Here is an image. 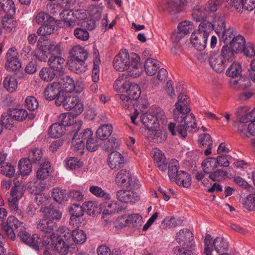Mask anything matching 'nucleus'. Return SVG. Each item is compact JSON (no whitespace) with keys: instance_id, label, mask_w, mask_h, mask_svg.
I'll return each mask as SVG.
<instances>
[{"instance_id":"41","label":"nucleus","mask_w":255,"mask_h":255,"mask_svg":"<svg viewBox=\"0 0 255 255\" xmlns=\"http://www.w3.org/2000/svg\"><path fill=\"white\" fill-rule=\"evenodd\" d=\"M113 127L111 125L105 124L99 128L96 134L101 140L107 139L112 134Z\"/></svg>"},{"instance_id":"58","label":"nucleus","mask_w":255,"mask_h":255,"mask_svg":"<svg viewBox=\"0 0 255 255\" xmlns=\"http://www.w3.org/2000/svg\"><path fill=\"white\" fill-rule=\"evenodd\" d=\"M14 118L10 115V110L6 113H3L1 115V122L2 126H4L6 128L10 129L14 125Z\"/></svg>"},{"instance_id":"47","label":"nucleus","mask_w":255,"mask_h":255,"mask_svg":"<svg viewBox=\"0 0 255 255\" xmlns=\"http://www.w3.org/2000/svg\"><path fill=\"white\" fill-rule=\"evenodd\" d=\"M73 119L71 118V115L69 113H62L59 115L57 123L69 129L67 130H71L74 129V128L71 125Z\"/></svg>"},{"instance_id":"1","label":"nucleus","mask_w":255,"mask_h":255,"mask_svg":"<svg viewBox=\"0 0 255 255\" xmlns=\"http://www.w3.org/2000/svg\"><path fill=\"white\" fill-rule=\"evenodd\" d=\"M168 128L172 135L179 134L182 138H185L187 135V130L189 132L196 130L197 124L194 115L191 113L186 116L184 124H178L176 126L174 123H170Z\"/></svg>"},{"instance_id":"45","label":"nucleus","mask_w":255,"mask_h":255,"mask_svg":"<svg viewBox=\"0 0 255 255\" xmlns=\"http://www.w3.org/2000/svg\"><path fill=\"white\" fill-rule=\"evenodd\" d=\"M203 170L206 174H209L218 167L216 159L214 157H208L202 162Z\"/></svg>"},{"instance_id":"24","label":"nucleus","mask_w":255,"mask_h":255,"mask_svg":"<svg viewBox=\"0 0 255 255\" xmlns=\"http://www.w3.org/2000/svg\"><path fill=\"white\" fill-rule=\"evenodd\" d=\"M70 59L73 60H82L86 61L88 58L87 52L79 45H77L73 47L70 51Z\"/></svg>"},{"instance_id":"46","label":"nucleus","mask_w":255,"mask_h":255,"mask_svg":"<svg viewBox=\"0 0 255 255\" xmlns=\"http://www.w3.org/2000/svg\"><path fill=\"white\" fill-rule=\"evenodd\" d=\"M4 88L10 92L15 91L17 87V82L14 76L7 75L3 81Z\"/></svg>"},{"instance_id":"63","label":"nucleus","mask_w":255,"mask_h":255,"mask_svg":"<svg viewBox=\"0 0 255 255\" xmlns=\"http://www.w3.org/2000/svg\"><path fill=\"white\" fill-rule=\"evenodd\" d=\"M194 27L192 22L188 20H184L178 24L177 29L179 31L186 35L189 34L192 30L194 29Z\"/></svg>"},{"instance_id":"59","label":"nucleus","mask_w":255,"mask_h":255,"mask_svg":"<svg viewBox=\"0 0 255 255\" xmlns=\"http://www.w3.org/2000/svg\"><path fill=\"white\" fill-rule=\"evenodd\" d=\"M234 53H237L236 51H233L232 48L228 45L224 46L222 49V54L220 55L223 58L226 63L228 64L230 61H233L234 58Z\"/></svg>"},{"instance_id":"56","label":"nucleus","mask_w":255,"mask_h":255,"mask_svg":"<svg viewBox=\"0 0 255 255\" xmlns=\"http://www.w3.org/2000/svg\"><path fill=\"white\" fill-rule=\"evenodd\" d=\"M13 16L5 15L1 20L3 28L8 32H11L16 26V21Z\"/></svg>"},{"instance_id":"39","label":"nucleus","mask_w":255,"mask_h":255,"mask_svg":"<svg viewBox=\"0 0 255 255\" xmlns=\"http://www.w3.org/2000/svg\"><path fill=\"white\" fill-rule=\"evenodd\" d=\"M66 130V128L57 123L53 124L49 129V134L53 138L61 137Z\"/></svg>"},{"instance_id":"23","label":"nucleus","mask_w":255,"mask_h":255,"mask_svg":"<svg viewBox=\"0 0 255 255\" xmlns=\"http://www.w3.org/2000/svg\"><path fill=\"white\" fill-rule=\"evenodd\" d=\"M44 218L50 220V221L54 220H59L62 217V213L59 209L53 206L45 208L44 211Z\"/></svg>"},{"instance_id":"34","label":"nucleus","mask_w":255,"mask_h":255,"mask_svg":"<svg viewBox=\"0 0 255 255\" xmlns=\"http://www.w3.org/2000/svg\"><path fill=\"white\" fill-rule=\"evenodd\" d=\"M246 44V40L244 37L242 35L237 34L236 36L232 39L230 45L232 48L233 51L239 52L242 51V49Z\"/></svg>"},{"instance_id":"37","label":"nucleus","mask_w":255,"mask_h":255,"mask_svg":"<svg viewBox=\"0 0 255 255\" xmlns=\"http://www.w3.org/2000/svg\"><path fill=\"white\" fill-rule=\"evenodd\" d=\"M120 209L117 202L109 201L103 203L101 206L103 214L109 215L118 212Z\"/></svg>"},{"instance_id":"20","label":"nucleus","mask_w":255,"mask_h":255,"mask_svg":"<svg viewBox=\"0 0 255 255\" xmlns=\"http://www.w3.org/2000/svg\"><path fill=\"white\" fill-rule=\"evenodd\" d=\"M232 6L238 12H242L243 8L251 11L255 8V0H233Z\"/></svg>"},{"instance_id":"30","label":"nucleus","mask_w":255,"mask_h":255,"mask_svg":"<svg viewBox=\"0 0 255 255\" xmlns=\"http://www.w3.org/2000/svg\"><path fill=\"white\" fill-rule=\"evenodd\" d=\"M222 0H209L203 5L209 17H214L216 14L215 12L222 4Z\"/></svg>"},{"instance_id":"2","label":"nucleus","mask_w":255,"mask_h":255,"mask_svg":"<svg viewBox=\"0 0 255 255\" xmlns=\"http://www.w3.org/2000/svg\"><path fill=\"white\" fill-rule=\"evenodd\" d=\"M57 106L63 105L66 110H73L74 115L80 114L84 110L83 104L79 101L76 96H73L70 93H64L55 101Z\"/></svg>"},{"instance_id":"16","label":"nucleus","mask_w":255,"mask_h":255,"mask_svg":"<svg viewBox=\"0 0 255 255\" xmlns=\"http://www.w3.org/2000/svg\"><path fill=\"white\" fill-rule=\"evenodd\" d=\"M17 232V236L22 242L32 248H37V242H35L38 239L37 234H35L31 236L23 227Z\"/></svg>"},{"instance_id":"4","label":"nucleus","mask_w":255,"mask_h":255,"mask_svg":"<svg viewBox=\"0 0 255 255\" xmlns=\"http://www.w3.org/2000/svg\"><path fill=\"white\" fill-rule=\"evenodd\" d=\"M118 186L126 187L131 190H136L140 184L137 177L130 174L128 170L122 169L117 173L115 178Z\"/></svg>"},{"instance_id":"13","label":"nucleus","mask_w":255,"mask_h":255,"mask_svg":"<svg viewBox=\"0 0 255 255\" xmlns=\"http://www.w3.org/2000/svg\"><path fill=\"white\" fill-rule=\"evenodd\" d=\"M133 190L129 189L128 190H120L116 193V197L122 202L135 203L139 200V197L137 193Z\"/></svg>"},{"instance_id":"50","label":"nucleus","mask_w":255,"mask_h":255,"mask_svg":"<svg viewBox=\"0 0 255 255\" xmlns=\"http://www.w3.org/2000/svg\"><path fill=\"white\" fill-rule=\"evenodd\" d=\"M52 197L55 201L59 204H62L67 200V193L65 190L54 188L53 189Z\"/></svg>"},{"instance_id":"52","label":"nucleus","mask_w":255,"mask_h":255,"mask_svg":"<svg viewBox=\"0 0 255 255\" xmlns=\"http://www.w3.org/2000/svg\"><path fill=\"white\" fill-rule=\"evenodd\" d=\"M222 34V40L226 43H231V41L237 35V32L233 27H229L221 32Z\"/></svg>"},{"instance_id":"18","label":"nucleus","mask_w":255,"mask_h":255,"mask_svg":"<svg viewBox=\"0 0 255 255\" xmlns=\"http://www.w3.org/2000/svg\"><path fill=\"white\" fill-rule=\"evenodd\" d=\"M133 63H131L128 74L133 78L139 77L142 72V66L140 63V58L138 55H133Z\"/></svg>"},{"instance_id":"49","label":"nucleus","mask_w":255,"mask_h":255,"mask_svg":"<svg viewBox=\"0 0 255 255\" xmlns=\"http://www.w3.org/2000/svg\"><path fill=\"white\" fill-rule=\"evenodd\" d=\"M31 161L25 158L21 159L18 162V169L20 174L23 175H29L32 171Z\"/></svg>"},{"instance_id":"51","label":"nucleus","mask_w":255,"mask_h":255,"mask_svg":"<svg viewBox=\"0 0 255 255\" xmlns=\"http://www.w3.org/2000/svg\"><path fill=\"white\" fill-rule=\"evenodd\" d=\"M33 19L36 23L42 24L46 22L51 23L55 20V18L44 11H39L35 14Z\"/></svg>"},{"instance_id":"25","label":"nucleus","mask_w":255,"mask_h":255,"mask_svg":"<svg viewBox=\"0 0 255 255\" xmlns=\"http://www.w3.org/2000/svg\"><path fill=\"white\" fill-rule=\"evenodd\" d=\"M160 67V62L155 59L148 58L145 61L144 70L149 76L154 75Z\"/></svg>"},{"instance_id":"64","label":"nucleus","mask_w":255,"mask_h":255,"mask_svg":"<svg viewBox=\"0 0 255 255\" xmlns=\"http://www.w3.org/2000/svg\"><path fill=\"white\" fill-rule=\"evenodd\" d=\"M56 74L54 71L49 68H43L40 71L39 76L44 81L48 82L52 80L55 76Z\"/></svg>"},{"instance_id":"15","label":"nucleus","mask_w":255,"mask_h":255,"mask_svg":"<svg viewBox=\"0 0 255 255\" xmlns=\"http://www.w3.org/2000/svg\"><path fill=\"white\" fill-rule=\"evenodd\" d=\"M208 37L198 31L192 32L190 37L192 45L198 51L203 50L206 46Z\"/></svg>"},{"instance_id":"19","label":"nucleus","mask_w":255,"mask_h":255,"mask_svg":"<svg viewBox=\"0 0 255 255\" xmlns=\"http://www.w3.org/2000/svg\"><path fill=\"white\" fill-rule=\"evenodd\" d=\"M152 152L156 165L160 170L165 171L167 169V161L164 153L157 148L154 149Z\"/></svg>"},{"instance_id":"7","label":"nucleus","mask_w":255,"mask_h":255,"mask_svg":"<svg viewBox=\"0 0 255 255\" xmlns=\"http://www.w3.org/2000/svg\"><path fill=\"white\" fill-rule=\"evenodd\" d=\"M176 241L180 245V248L191 250L195 242L192 233L188 229L180 230L176 234Z\"/></svg>"},{"instance_id":"17","label":"nucleus","mask_w":255,"mask_h":255,"mask_svg":"<svg viewBox=\"0 0 255 255\" xmlns=\"http://www.w3.org/2000/svg\"><path fill=\"white\" fill-rule=\"evenodd\" d=\"M116 98L124 108L126 109L133 108L136 110V111H137V101L134 100L126 94H117Z\"/></svg>"},{"instance_id":"21","label":"nucleus","mask_w":255,"mask_h":255,"mask_svg":"<svg viewBox=\"0 0 255 255\" xmlns=\"http://www.w3.org/2000/svg\"><path fill=\"white\" fill-rule=\"evenodd\" d=\"M185 0H164L166 9L172 14H175L181 11Z\"/></svg>"},{"instance_id":"42","label":"nucleus","mask_w":255,"mask_h":255,"mask_svg":"<svg viewBox=\"0 0 255 255\" xmlns=\"http://www.w3.org/2000/svg\"><path fill=\"white\" fill-rule=\"evenodd\" d=\"M0 5L5 15L11 16L15 14L16 9L12 0H0Z\"/></svg>"},{"instance_id":"35","label":"nucleus","mask_w":255,"mask_h":255,"mask_svg":"<svg viewBox=\"0 0 255 255\" xmlns=\"http://www.w3.org/2000/svg\"><path fill=\"white\" fill-rule=\"evenodd\" d=\"M174 181L178 185L187 188L191 185V179L188 173L180 170Z\"/></svg>"},{"instance_id":"8","label":"nucleus","mask_w":255,"mask_h":255,"mask_svg":"<svg viewBox=\"0 0 255 255\" xmlns=\"http://www.w3.org/2000/svg\"><path fill=\"white\" fill-rule=\"evenodd\" d=\"M58 231L61 233L62 237L65 238H66L67 234L69 235L76 244H83L87 239L86 233L83 230L79 229L73 230L71 234H70L69 229L66 227H61L59 228Z\"/></svg>"},{"instance_id":"44","label":"nucleus","mask_w":255,"mask_h":255,"mask_svg":"<svg viewBox=\"0 0 255 255\" xmlns=\"http://www.w3.org/2000/svg\"><path fill=\"white\" fill-rule=\"evenodd\" d=\"M89 191L98 198H102L105 200H110L111 199L110 194L100 186L96 185L91 186L89 187Z\"/></svg>"},{"instance_id":"57","label":"nucleus","mask_w":255,"mask_h":255,"mask_svg":"<svg viewBox=\"0 0 255 255\" xmlns=\"http://www.w3.org/2000/svg\"><path fill=\"white\" fill-rule=\"evenodd\" d=\"M126 76L123 75L118 77L115 81L113 87L115 90L118 92H124L128 88L129 83L126 79Z\"/></svg>"},{"instance_id":"9","label":"nucleus","mask_w":255,"mask_h":255,"mask_svg":"<svg viewBox=\"0 0 255 255\" xmlns=\"http://www.w3.org/2000/svg\"><path fill=\"white\" fill-rule=\"evenodd\" d=\"M82 123L81 120H77L75 121V123L73 124L72 127L74 128L73 132H75V133L72 139H81V141H83L84 142L86 141V142L93 137V133L90 128H86L79 134L78 132L81 128Z\"/></svg>"},{"instance_id":"54","label":"nucleus","mask_w":255,"mask_h":255,"mask_svg":"<svg viewBox=\"0 0 255 255\" xmlns=\"http://www.w3.org/2000/svg\"><path fill=\"white\" fill-rule=\"evenodd\" d=\"M179 163L176 159H172L168 165V176L170 179L173 181L175 180L179 173Z\"/></svg>"},{"instance_id":"12","label":"nucleus","mask_w":255,"mask_h":255,"mask_svg":"<svg viewBox=\"0 0 255 255\" xmlns=\"http://www.w3.org/2000/svg\"><path fill=\"white\" fill-rule=\"evenodd\" d=\"M210 66L216 72L220 73L224 71L227 63L219 54L211 52L209 56Z\"/></svg>"},{"instance_id":"55","label":"nucleus","mask_w":255,"mask_h":255,"mask_svg":"<svg viewBox=\"0 0 255 255\" xmlns=\"http://www.w3.org/2000/svg\"><path fill=\"white\" fill-rule=\"evenodd\" d=\"M242 72L241 65L237 62H234L230 66L226 71V75L232 78H238Z\"/></svg>"},{"instance_id":"31","label":"nucleus","mask_w":255,"mask_h":255,"mask_svg":"<svg viewBox=\"0 0 255 255\" xmlns=\"http://www.w3.org/2000/svg\"><path fill=\"white\" fill-rule=\"evenodd\" d=\"M59 17L63 21L64 26L65 27L75 26V19L73 18L72 10H63L59 13Z\"/></svg>"},{"instance_id":"53","label":"nucleus","mask_w":255,"mask_h":255,"mask_svg":"<svg viewBox=\"0 0 255 255\" xmlns=\"http://www.w3.org/2000/svg\"><path fill=\"white\" fill-rule=\"evenodd\" d=\"M50 162L45 161L41 164L37 171L36 176L38 179L44 180L47 178L49 175Z\"/></svg>"},{"instance_id":"14","label":"nucleus","mask_w":255,"mask_h":255,"mask_svg":"<svg viewBox=\"0 0 255 255\" xmlns=\"http://www.w3.org/2000/svg\"><path fill=\"white\" fill-rule=\"evenodd\" d=\"M83 208L79 204H73L71 206L70 210V213L71 214L69 222L70 224L79 228L81 223V217L83 215Z\"/></svg>"},{"instance_id":"11","label":"nucleus","mask_w":255,"mask_h":255,"mask_svg":"<svg viewBox=\"0 0 255 255\" xmlns=\"http://www.w3.org/2000/svg\"><path fill=\"white\" fill-rule=\"evenodd\" d=\"M108 164L111 169L119 170L124 166V157L120 152L115 151H112L108 156Z\"/></svg>"},{"instance_id":"22","label":"nucleus","mask_w":255,"mask_h":255,"mask_svg":"<svg viewBox=\"0 0 255 255\" xmlns=\"http://www.w3.org/2000/svg\"><path fill=\"white\" fill-rule=\"evenodd\" d=\"M61 236H53V245L54 246L55 250L61 255H67L69 252V246L62 239Z\"/></svg>"},{"instance_id":"5","label":"nucleus","mask_w":255,"mask_h":255,"mask_svg":"<svg viewBox=\"0 0 255 255\" xmlns=\"http://www.w3.org/2000/svg\"><path fill=\"white\" fill-rule=\"evenodd\" d=\"M133 55H137L132 52L130 54L126 49H121L119 53L115 57L113 61L114 68L119 71H124L130 68L131 63H133Z\"/></svg>"},{"instance_id":"60","label":"nucleus","mask_w":255,"mask_h":255,"mask_svg":"<svg viewBox=\"0 0 255 255\" xmlns=\"http://www.w3.org/2000/svg\"><path fill=\"white\" fill-rule=\"evenodd\" d=\"M15 167L11 164L5 162L0 165V173L8 178H11L15 174Z\"/></svg>"},{"instance_id":"6","label":"nucleus","mask_w":255,"mask_h":255,"mask_svg":"<svg viewBox=\"0 0 255 255\" xmlns=\"http://www.w3.org/2000/svg\"><path fill=\"white\" fill-rule=\"evenodd\" d=\"M23 223L20 222L14 216L8 217L6 222H1L0 226L7 237L11 240L15 239V231L18 232L23 227Z\"/></svg>"},{"instance_id":"40","label":"nucleus","mask_w":255,"mask_h":255,"mask_svg":"<svg viewBox=\"0 0 255 255\" xmlns=\"http://www.w3.org/2000/svg\"><path fill=\"white\" fill-rule=\"evenodd\" d=\"M192 15L193 18L196 21L204 20L209 17L203 5L195 7L193 9Z\"/></svg>"},{"instance_id":"33","label":"nucleus","mask_w":255,"mask_h":255,"mask_svg":"<svg viewBox=\"0 0 255 255\" xmlns=\"http://www.w3.org/2000/svg\"><path fill=\"white\" fill-rule=\"evenodd\" d=\"M50 221L45 218L40 219L37 224V228L45 233H51L56 228V225L53 221Z\"/></svg>"},{"instance_id":"29","label":"nucleus","mask_w":255,"mask_h":255,"mask_svg":"<svg viewBox=\"0 0 255 255\" xmlns=\"http://www.w3.org/2000/svg\"><path fill=\"white\" fill-rule=\"evenodd\" d=\"M85 61L82 60L70 59L68 66L70 70L78 74L84 72L86 70Z\"/></svg>"},{"instance_id":"26","label":"nucleus","mask_w":255,"mask_h":255,"mask_svg":"<svg viewBox=\"0 0 255 255\" xmlns=\"http://www.w3.org/2000/svg\"><path fill=\"white\" fill-rule=\"evenodd\" d=\"M140 121L144 126L148 129H153L158 127V124L156 123L153 112L145 113L140 116Z\"/></svg>"},{"instance_id":"27","label":"nucleus","mask_w":255,"mask_h":255,"mask_svg":"<svg viewBox=\"0 0 255 255\" xmlns=\"http://www.w3.org/2000/svg\"><path fill=\"white\" fill-rule=\"evenodd\" d=\"M65 61L61 56H51L48 60V64L53 70L61 72L63 71Z\"/></svg>"},{"instance_id":"43","label":"nucleus","mask_w":255,"mask_h":255,"mask_svg":"<svg viewBox=\"0 0 255 255\" xmlns=\"http://www.w3.org/2000/svg\"><path fill=\"white\" fill-rule=\"evenodd\" d=\"M142 220V217L139 214H132L128 216L124 226L128 225L137 228L141 225Z\"/></svg>"},{"instance_id":"38","label":"nucleus","mask_w":255,"mask_h":255,"mask_svg":"<svg viewBox=\"0 0 255 255\" xmlns=\"http://www.w3.org/2000/svg\"><path fill=\"white\" fill-rule=\"evenodd\" d=\"M125 92L127 95L137 101L141 94L139 86L135 83H129Z\"/></svg>"},{"instance_id":"36","label":"nucleus","mask_w":255,"mask_h":255,"mask_svg":"<svg viewBox=\"0 0 255 255\" xmlns=\"http://www.w3.org/2000/svg\"><path fill=\"white\" fill-rule=\"evenodd\" d=\"M25 189L26 185L24 183L19 182L15 183L11 189V197L19 200L23 195Z\"/></svg>"},{"instance_id":"10","label":"nucleus","mask_w":255,"mask_h":255,"mask_svg":"<svg viewBox=\"0 0 255 255\" xmlns=\"http://www.w3.org/2000/svg\"><path fill=\"white\" fill-rule=\"evenodd\" d=\"M44 97L47 100H55L64 94L63 91H61L60 83L53 82L46 87L44 91Z\"/></svg>"},{"instance_id":"32","label":"nucleus","mask_w":255,"mask_h":255,"mask_svg":"<svg viewBox=\"0 0 255 255\" xmlns=\"http://www.w3.org/2000/svg\"><path fill=\"white\" fill-rule=\"evenodd\" d=\"M38 47L37 49L33 51V59L45 62L48 57L47 46L42 44H40L39 41H38Z\"/></svg>"},{"instance_id":"48","label":"nucleus","mask_w":255,"mask_h":255,"mask_svg":"<svg viewBox=\"0 0 255 255\" xmlns=\"http://www.w3.org/2000/svg\"><path fill=\"white\" fill-rule=\"evenodd\" d=\"M189 100L187 95L184 94H180L178 97L177 102L175 104L176 108L185 110V112H190L188 103Z\"/></svg>"},{"instance_id":"28","label":"nucleus","mask_w":255,"mask_h":255,"mask_svg":"<svg viewBox=\"0 0 255 255\" xmlns=\"http://www.w3.org/2000/svg\"><path fill=\"white\" fill-rule=\"evenodd\" d=\"M59 83L61 85V91L64 93H70L75 89L74 80L68 75L64 76Z\"/></svg>"},{"instance_id":"62","label":"nucleus","mask_w":255,"mask_h":255,"mask_svg":"<svg viewBox=\"0 0 255 255\" xmlns=\"http://www.w3.org/2000/svg\"><path fill=\"white\" fill-rule=\"evenodd\" d=\"M214 29L218 34L225 29V21L223 17L216 15L213 18Z\"/></svg>"},{"instance_id":"61","label":"nucleus","mask_w":255,"mask_h":255,"mask_svg":"<svg viewBox=\"0 0 255 255\" xmlns=\"http://www.w3.org/2000/svg\"><path fill=\"white\" fill-rule=\"evenodd\" d=\"M214 29L213 23L206 20H203L199 25L197 31L201 34L206 35L208 37L209 33Z\"/></svg>"},{"instance_id":"3","label":"nucleus","mask_w":255,"mask_h":255,"mask_svg":"<svg viewBox=\"0 0 255 255\" xmlns=\"http://www.w3.org/2000/svg\"><path fill=\"white\" fill-rule=\"evenodd\" d=\"M212 237L209 234L205 236L204 239V252L205 255H211L213 251V247L216 252L221 255L226 254L229 249V244L227 240L224 238L217 237L216 238L212 243Z\"/></svg>"}]
</instances>
